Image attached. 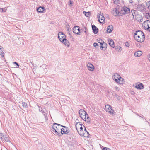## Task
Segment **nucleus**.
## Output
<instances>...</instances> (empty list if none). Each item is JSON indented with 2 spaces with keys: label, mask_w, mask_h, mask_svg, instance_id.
I'll return each instance as SVG.
<instances>
[{
  "label": "nucleus",
  "mask_w": 150,
  "mask_h": 150,
  "mask_svg": "<svg viewBox=\"0 0 150 150\" xmlns=\"http://www.w3.org/2000/svg\"><path fill=\"white\" fill-rule=\"evenodd\" d=\"M58 38L59 40L65 46H69L70 44L68 41L66 39V36L62 32H59L58 34Z\"/></svg>",
  "instance_id": "f257e3e1"
},
{
  "label": "nucleus",
  "mask_w": 150,
  "mask_h": 150,
  "mask_svg": "<svg viewBox=\"0 0 150 150\" xmlns=\"http://www.w3.org/2000/svg\"><path fill=\"white\" fill-rule=\"evenodd\" d=\"M59 125H61L57 123H54L52 131L54 134L60 136H61V133H60L61 127H59Z\"/></svg>",
  "instance_id": "f03ea898"
},
{
  "label": "nucleus",
  "mask_w": 150,
  "mask_h": 150,
  "mask_svg": "<svg viewBox=\"0 0 150 150\" xmlns=\"http://www.w3.org/2000/svg\"><path fill=\"white\" fill-rule=\"evenodd\" d=\"M112 78L117 83L120 84L122 83L123 79L118 74L116 73L114 75L112 76Z\"/></svg>",
  "instance_id": "7ed1b4c3"
},
{
  "label": "nucleus",
  "mask_w": 150,
  "mask_h": 150,
  "mask_svg": "<svg viewBox=\"0 0 150 150\" xmlns=\"http://www.w3.org/2000/svg\"><path fill=\"white\" fill-rule=\"evenodd\" d=\"M79 114L80 117L83 119V120L85 119L86 120V117H87V119H88V121H89V117L88 116V115L83 110L80 109L79 112Z\"/></svg>",
  "instance_id": "20e7f679"
},
{
  "label": "nucleus",
  "mask_w": 150,
  "mask_h": 150,
  "mask_svg": "<svg viewBox=\"0 0 150 150\" xmlns=\"http://www.w3.org/2000/svg\"><path fill=\"white\" fill-rule=\"evenodd\" d=\"M130 13V9L129 8L126 7H122L121 9V13L119 14L120 15L122 16Z\"/></svg>",
  "instance_id": "39448f33"
},
{
  "label": "nucleus",
  "mask_w": 150,
  "mask_h": 150,
  "mask_svg": "<svg viewBox=\"0 0 150 150\" xmlns=\"http://www.w3.org/2000/svg\"><path fill=\"white\" fill-rule=\"evenodd\" d=\"M137 9L139 11L141 12L144 11L146 10L145 6L143 4L137 5Z\"/></svg>",
  "instance_id": "423d86ee"
},
{
  "label": "nucleus",
  "mask_w": 150,
  "mask_h": 150,
  "mask_svg": "<svg viewBox=\"0 0 150 150\" xmlns=\"http://www.w3.org/2000/svg\"><path fill=\"white\" fill-rule=\"evenodd\" d=\"M97 18L100 23H104L105 18L103 15L101 14H98Z\"/></svg>",
  "instance_id": "0eeeda50"
},
{
  "label": "nucleus",
  "mask_w": 150,
  "mask_h": 150,
  "mask_svg": "<svg viewBox=\"0 0 150 150\" xmlns=\"http://www.w3.org/2000/svg\"><path fill=\"white\" fill-rule=\"evenodd\" d=\"M135 88L137 89H142L144 88V85L142 83L138 82L136 84Z\"/></svg>",
  "instance_id": "6e6552de"
},
{
  "label": "nucleus",
  "mask_w": 150,
  "mask_h": 150,
  "mask_svg": "<svg viewBox=\"0 0 150 150\" xmlns=\"http://www.w3.org/2000/svg\"><path fill=\"white\" fill-rule=\"evenodd\" d=\"M143 26L144 28L145 29L147 30V28L148 26L150 27V21L147 20L144 21L143 24Z\"/></svg>",
  "instance_id": "1a4fd4ad"
},
{
  "label": "nucleus",
  "mask_w": 150,
  "mask_h": 150,
  "mask_svg": "<svg viewBox=\"0 0 150 150\" xmlns=\"http://www.w3.org/2000/svg\"><path fill=\"white\" fill-rule=\"evenodd\" d=\"M145 37L138 36L137 39H135L138 42H143L144 40Z\"/></svg>",
  "instance_id": "9d476101"
},
{
  "label": "nucleus",
  "mask_w": 150,
  "mask_h": 150,
  "mask_svg": "<svg viewBox=\"0 0 150 150\" xmlns=\"http://www.w3.org/2000/svg\"><path fill=\"white\" fill-rule=\"evenodd\" d=\"M87 66L88 69L90 71H93L94 70V67L90 63H88L87 64Z\"/></svg>",
  "instance_id": "9b49d317"
},
{
  "label": "nucleus",
  "mask_w": 150,
  "mask_h": 150,
  "mask_svg": "<svg viewBox=\"0 0 150 150\" xmlns=\"http://www.w3.org/2000/svg\"><path fill=\"white\" fill-rule=\"evenodd\" d=\"M92 29L93 33L94 34H96L98 32V29L95 25H92Z\"/></svg>",
  "instance_id": "f8f14e48"
},
{
  "label": "nucleus",
  "mask_w": 150,
  "mask_h": 150,
  "mask_svg": "<svg viewBox=\"0 0 150 150\" xmlns=\"http://www.w3.org/2000/svg\"><path fill=\"white\" fill-rule=\"evenodd\" d=\"M113 30V27L112 25H110L107 28V31L108 33H111Z\"/></svg>",
  "instance_id": "ddd939ff"
},
{
  "label": "nucleus",
  "mask_w": 150,
  "mask_h": 150,
  "mask_svg": "<svg viewBox=\"0 0 150 150\" xmlns=\"http://www.w3.org/2000/svg\"><path fill=\"white\" fill-rule=\"evenodd\" d=\"M40 112L43 114L45 117L46 118L47 115V112L45 108L41 110Z\"/></svg>",
  "instance_id": "4468645a"
},
{
  "label": "nucleus",
  "mask_w": 150,
  "mask_h": 150,
  "mask_svg": "<svg viewBox=\"0 0 150 150\" xmlns=\"http://www.w3.org/2000/svg\"><path fill=\"white\" fill-rule=\"evenodd\" d=\"M137 34H136L137 35H138V36H144L145 37L144 34L143 32L141 30H138L137 31H136V32Z\"/></svg>",
  "instance_id": "2eb2a0df"
},
{
  "label": "nucleus",
  "mask_w": 150,
  "mask_h": 150,
  "mask_svg": "<svg viewBox=\"0 0 150 150\" xmlns=\"http://www.w3.org/2000/svg\"><path fill=\"white\" fill-rule=\"evenodd\" d=\"M45 10L44 7L42 6H40L37 9L38 12L39 13H43Z\"/></svg>",
  "instance_id": "dca6fc26"
},
{
  "label": "nucleus",
  "mask_w": 150,
  "mask_h": 150,
  "mask_svg": "<svg viewBox=\"0 0 150 150\" xmlns=\"http://www.w3.org/2000/svg\"><path fill=\"white\" fill-rule=\"evenodd\" d=\"M142 53L141 51H138L135 52L134 55L135 57H140L141 56Z\"/></svg>",
  "instance_id": "f3484780"
},
{
  "label": "nucleus",
  "mask_w": 150,
  "mask_h": 150,
  "mask_svg": "<svg viewBox=\"0 0 150 150\" xmlns=\"http://www.w3.org/2000/svg\"><path fill=\"white\" fill-rule=\"evenodd\" d=\"M131 12L133 16V18H134L136 16L138 13V12L137 11L134 10H131Z\"/></svg>",
  "instance_id": "a211bd4d"
},
{
  "label": "nucleus",
  "mask_w": 150,
  "mask_h": 150,
  "mask_svg": "<svg viewBox=\"0 0 150 150\" xmlns=\"http://www.w3.org/2000/svg\"><path fill=\"white\" fill-rule=\"evenodd\" d=\"M4 49L2 47H0V54L3 57H4Z\"/></svg>",
  "instance_id": "6ab92c4d"
},
{
  "label": "nucleus",
  "mask_w": 150,
  "mask_h": 150,
  "mask_svg": "<svg viewBox=\"0 0 150 150\" xmlns=\"http://www.w3.org/2000/svg\"><path fill=\"white\" fill-rule=\"evenodd\" d=\"M111 107L109 105H107L105 106V110L106 112H109V111L110 110Z\"/></svg>",
  "instance_id": "aec40b11"
},
{
  "label": "nucleus",
  "mask_w": 150,
  "mask_h": 150,
  "mask_svg": "<svg viewBox=\"0 0 150 150\" xmlns=\"http://www.w3.org/2000/svg\"><path fill=\"white\" fill-rule=\"evenodd\" d=\"M109 44L112 47H114L115 46H114V42L111 39L109 42Z\"/></svg>",
  "instance_id": "412c9836"
},
{
  "label": "nucleus",
  "mask_w": 150,
  "mask_h": 150,
  "mask_svg": "<svg viewBox=\"0 0 150 150\" xmlns=\"http://www.w3.org/2000/svg\"><path fill=\"white\" fill-rule=\"evenodd\" d=\"M78 29H79V28H78V26H74L73 28V33H75L76 34V33H77V30Z\"/></svg>",
  "instance_id": "4be33fe9"
},
{
  "label": "nucleus",
  "mask_w": 150,
  "mask_h": 150,
  "mask_svg": "<svg viewBox=\"0 0 150 150\" xmlns=\"http://www.w3.org/2000/svg\"><path fill=\"white\" fill-rule=\"evenodd\" d=\"M1 138H4L5 141L7 142H8L9 141V140L8 137H7V136L5 135H3L2 137H1Z\"/></svg>",
  "instance_id": "5701e85b"
},
{
  "label": "nucleus",
  "mask_w": 150,
  "mask_h": 150,
  "mask_svg": "<svg viewBox=\"0 0 150 150\" xmlns=\"http://www.w3.org/2000/svg\"><path fill=\"white\" fill-rule=\"evenodd\" d=\"M145 17L147 19H150V11H149L148 13H146Z\"/></svg>",
  "instance_id": "b1692460"
},
{
  "label": "nucleus",
  "mask_w": 150,
  "mask_h": 150,
  "mask_svg": "<svg viewBox=\"0 0 150 150\" xmlns=\"http://www.w3.org/2000/svg\"><path fill=\"white\" fill-rule=\"evenodd\" d=\"M111 109L109 111V113L111 114H112V115H115V113L114 111V110L112 109V107H111Z\"/></svg>",
  "instance_id": "393cba45"
},
{
  "label": "nucleus",
  "mask_w": 150,
  "mask_h": 150,
  "mask_svg": "<svg viewBox=\"0 0 150 150\" xmlns=\"http://www.w3.org/2000/svg\"><path fill=\"white\" fill-rule=\"evenodd\" d=\"M83 13L87 17H88L90 15V13L89 12H86L84 11Z\"/></svg>",
  "instance_id": "a878e982"
},
{
  "label": "nucleus",
  "mask_w": 150,
  "mask_h": 150,
  "mask_svg": "<svg viewBox=\"0 0 150 150\" xmlns=\"http://www.w3.org/2000/svg\"><path fill=\"white\" fill-rule=\"evenodd\" d=\"M81 123L80 122H77L76 123V125H75V127H76V129L77 130V126H82V124H81Z\"/></svg>",
  "instance_id": "bb28decb"
},
{
  "label": "nucleus",
  "mask_w": 150,
  "mask_h": 150,
  "mask_svg": "<svg viewBox=\"0 0 150 150\" xmlns=\"http://www.w3.org/2000/svg\"><path fill=\"white\" fill-rule=\"evenodd\" d=\"M102 42L103 43V50H105L107 47V44L105 43L104 42V41H103Z\"/></svg>",
  "instance_id": "cd10ccee"
},
{
  "label": "nucleus",
  "mask_w": 150,
  "mask_h": 150,
  "mask_svg": "<svg viewBox=\"0 0 150 150\" xmlns=\"http://www.w3.org/2000/svg\"><path fill=\"white\" fill-rule=\"evenodd\" d=\"M83 130H80L79 132L78 131V132L79 133V134L81 136H84V134H83L84 133V132H83Z\"/></svg>",
  "instance_id": "c85d7f7f"
},
{
  "label": "nucleus",
  "mask_w": 150,
  "mask_h": 150,
  "mask_svg": "<svg viewBox=\"0 0 150 150\" xmlns=\"http://www.w3.org/2000/svg\"><path fill=\"white\" fill-rule=\"evenodd\" d=\"M115 12H116V14L118 16H121V15H119V14H120V13H121V10L120 11H119L117 9H116V8L115 9Z\"/></svg>",
  "instance_id": "c756f323"
},
{
  "label": "nucleus",
  "mask_w": 150,
  "mask_h": 150,
  "mask_svg": "<svg viewBox=\"0 0 150 150\" xmlns=\"http://www.w3.org/2000/svg\"><path fill=\"white\" fill-rule=\"evenodd\" d=\"M83 134H84V136H83L86 137H88L89 135V133L87 131H85V133H84Z\"/></svg>",
  "instance_id": "7c9ffc66"
},
{
  "label": "nucleus",
  "mask_w": 150,
  "mask_h": 150,
  "mask_svg": "<svg viewBox=\"0 0 150 150\" xmlns=\"http://www.w3.org/2000/svg\"><path fill=\"white\" fill-rule=\"evenodd\" d=\"M22 104L23 108H26L27 105L25 102H23Z\"/></svg>",
  "instance_id": "2f4dec72"
},
{
  "label": "nucleus",
  "mask_w": 150,
  "mask_h": 150,
  "mask_svg": "<svg viewBox=\"0 0 150 150\" xmlns=\"http://www.w3.org/2000/svg\"><path fill=\"white\" fill-rule=\"evenodd\" d=\"M66 129H64V128H61L60 130V133H61V136L64 134V133H65V131Z\"/></svg>",
  "instance_id": "473e14b6"
},
{
  "label": "nucleus",
  "mask_w": 150,
  "mask_h": 150,
  "mask_svg": "<svg viewBox=\"0 0 150 150\" xmlns=\"http://www.w3.org/2000/svg\"><path fill=\"white\" fill-rule=\"evenodd\" d=\"M6 8H0V11L1 12H6Z\"/></svg>",
  "instance_id": "72a5a7b5"
},
{
  "label": "nucleus",
  "mask_w": 150,
  "mask_h": 150,
  "mask_svg": "<svg viewBox=\"0 0 150 150\" xmlns=\"http://www.w3.org/2000/svg\"><path fill=\"white\" fill-rule=\"evenodd\" d=\"M115 49L116 50L119 51L120 50L121 47L120 46H116L115 47Z\"/></svg>",
  "instance_id": "f704fd0d"
},
{
  "label": "nucleus",
  "mask_w": 150,
  "mask_h": 150,
  "mask_svg": "<svg viewBox=\"0 0 150 150\" xmlns=\"http://www.w3.org/2000/svg\"><path fill=\"white\" fill-rule=\"evenodd\" d=\"M147 6L149 9L150 11V1L148 2L146 4Z\"/></svg>",
  "instance_id": "c9c22d12"
},
{
  "label": "nucleus",
  "mask_w": 150,
  "mask_h": 150,
  "mask_svg": "<svg viewBox=\"0 0 150 150\" xmlns=\"http://www.w3.org/2000/svg\"><path fill=\"white\" fill-rule=\"evenodd\" d=\"M135 18H142L141 15L140 14H138L136 15V16H135L134 17Z\"/></svg>",
  "instance_id": "e433bc0d"
},
{
  "label": "nucleus",
  "mask_w": 150,
  "mask_h": 150,
  "mask_svg": "<svg viewBox=\"0 0 150 150\" xmlns=\"http://www.w3.org/2000/svg\"><path fill=\"white\" fill-rule=\"evenodd\" d=\"M97 42L100 44V43H102V42L103 41V40L101 39H99L97 40Z\"/></svg>",
  "instance_id": "4c0bfd02"
},
{
  "label": "nucleus",
  "mask_w": 150,
  "mask_h": 150,
  "mask_svg": "<svg viewBox=\"0 0 150 150\" xmlns=\"http://www.w3.org/2000/svg\"><path fill=\"white\" fill-rule=\"evenodd\" d=\"M69 5L70 6H72L73 5L72 2L71 0H69Z\"/></svg>",
  "instance_id": "58836bf2"
},
{
  "label": "nucleus",
  "mask_w": 150,
  "mask_h": 150,
  "mask_svg": "<svg viewBox=\"0 0 150 150\" xmlns=\"http://www.w3.org/2000/svg\"><path fill=\"white\" fill-rule=\"evenodd\" d=\"M125 45L127 47H129L130 46V44L128 42H126L125 43Z\"/></svg>",
  "instance_id": "ea45409f"
},
{
  "label": "nucleus",
  "mask_w": 150,
  "mask_h": 150,
  "mask_svg": "<svg viewBox=\"0 0 150 150\" xmlns=\"http://www.w3.org/2000/svg\"><path fill=\"white\" fill-rule=\"evenodd\" d=\"M137 34V33H136V32L135 33H134V37L135 39H137V37L138 36V35H137L136 34Z\"/></svg>",
  "instance_id": "a19ab883"
},
{
  "label": "nucleus",
  "mask_w": 150,
  "mask_h": 150,
  "mask_svg": "<svg viewBox=\"0 0 150 150\" xmlns=\"http://www.w3.org/2000/svg\"><path fill=\"white\" fill-rule=\"evenodd\" d=\"M65 133L64 134H68L69 133V131L68 129H66L65 131Z\"/></svg>",
  "instance_id": "79ce46f5"
},
{
  "label": "nucleus",
  "mask_w": 150,
  "mask_h": 150,
  "mask_svg": "<svg viewBox=\"0 0 150 150\" xmlns=\"http://www.w3.org/2000/svg\"><path fill=\"white\" fill-rule=\"evenodd\" d=\"M114 3L116 4H118L119 3V1L118 0H114Z\"/></svg>",
  "instance_id": "37998d69"
},
{
  "label": "nucleus",
  "mask_w": 150,
  "mask_h": 150,
  "mask_svg": "<svg viewBox=\"0 0 150 150\" xmlns=\"http://www.w3.org/2000/svg\"><path fill=\"white\" fill-rule=\"evenodd\" d=\"M13 64H16L17 67H19V65L16 62H13Z\"/></svg>",
  "instance_id": "c03bdc74"
},
{
  "label": "nucleus",
  "mask_w": 150,
  "mask_h": 150,
  "mask_svg": "<svg viewBox=\"0 0 150 150\" xmlns=\"http://www.w3.org/2000/svg\"><path fill=\"white\" fill-rule=\"evenodd\" d=\"M78 28L79 29H78L77 30V33H76V34L77 35H79V33H80V30L79 29V27L78 26Z\"/></svg>",
  "instance_id": "a18cd8bd"
},
{
  "label": "nucleus",
  "mask_w": 150,
  "mask_h": 150,
  "mask_svg": "<svg viewBox=\"0 0 150 150\" xmlns=\"http://www.w3.org/2000/svg\"><path fill=\"white\" fill-rule=\"evenodd\" d=\"M102 150H110V149L107 147H104L103 149Z\"/></svg>",
  "instance_id": "49530a36"
},
{
  "label": "nucleus",
  "mask_w": 150,
  "mask_h": 150,
  "mask_svg": "<svg viewBox=\"0 0 150 150\" xmlns=\"http://www.w3.org/2000/svg\"><path fill=\"white\" fill-rule=\"evenodd\" d=\"M59 126H60L61 127H63L65 128V129H68V128L66 126L62 125H59Z\"/></svg>",
  "instance_id": "de8ad7c7"
},
{
  "label": "nucleus",
  "mask_w": 150,
  "mask_h": 150,
  "mask_svg": "<svg viewBox=\"0 0 150 150\" xmlns=\"http://www.w3.org/2000/svg\"><path fill=\"white\" fill-rule=\"evenodd\" d=\"M100 45H101V46H100V48H102V50H103V43L102 42V43H100Z\"/></svg>",
  "instance_id": "09e8293b"
},
{
  "label": "nucleus",
  "mask_w": 150,
  "mask_h": 150,
  "mask_svg": "<svg viewBox=\"0 0 150 150\" xmlns=\"http://www.w3.org/2000/svg\"><path fill=\"white\" fill-rule=\"evenodd\" d=\"M98 44L96 43H94L93 44V46L94 47H96L98 46Z\"/></svg>",
  "instance_id": "8fccbe9b"
},
{
  "label": "nucleus",
  "mask_w": 150,
  "mask_h": 150,
  "mask_svg": "<svg viewBox=\"0 0 150 150\" xmlns=\"http://www.w3.org/2000/svg\"><path fill=\"white\" fill-rule=\"evenodd\" d=\"M115 97L117 98V99L119 100L120 99V97L117 95H115Z\"/></svg>",
  "instance_id": "3c124183"
},
{
  "label": "nucleus",
  "mask_w": 150,
  "mask_h": 150,
  "mask_svg": "<svg viewBox=\"0 0 150 150\" xmlns=\"http://www.w3.org/2000/svg\"><path fill=\"white\" fill-rule=\"evenodd\" d=\"M147 29V30H148L150 32V27H149V26H148Z\"/></svg>",
  "instance_id": "603ef678"
},
{
  "label": "nucleus",
  "mask_w": 150,
  "mask_h": 150,
  "mask_svg": "<svg viewBox=\"0 0 150 150\" xmlns=\"http://www.w3.org/2000/svg\"><path fill=\"white\" fill-rule=\"evenodd\" d=\"M86 30H87V28L86 27H85V30H84V32H86Z\"/></svg>",
  "instance_id": "864d4df0"
},
{
  "label": "nucleus",
  "mask_w": 150,
  "mask_h": 150,
  "mask_svg": "<svg viewBox=\"0 0 150 150\" xmlns=\"http://www.w3.org/2000/svg\"><path fill=\"white\" fill-rule=\"evenodd\" d=\"M148 59L149 61L150 62V54L149 55Z\"/></svg>",
  "instance_id": "5fc2aeb1"
},
{
  "label": "nucleus",
  "mask_w": 150,
  "mask_h": 150,
  "mask_svg": "<svg viewBox=\"0 0 150 150\" xmlns=\"http://www.w3.org/2000/svg\"><path fill=\"white\" fill-rule=\"evenodd\" d=\"M80 130H83V127H80Z\"/></svg>",
  "instance_id": "6e6d98bb"
},
{
  "label": "nucleus",
  "mask_w": 150,
  "mask_h": 150,
  "mask_svg": "<svg viewBox=\"0 0 150 150\" xmlns=\"http://www.w3.org/2000/svg\"><path fill=\"white\" fill-rule=\"evenodd\" d=\"M131 93L133 95L134 94V92L133 91H132L131 92Z\"/></svg>",
  "instance_id": "4d7b16f0"
},
{
  "label": "nucleus",
  "mask_w": 150,
  "mask_h": 150,
  "mask_svg": "<svg viewBox=\"0 0 150 150\" xmlns=\"http://www.w3.org/2000/svg\"><path fill=\"white\" fill-rule=\"evenodd\" d=\"M32 65L33 66V69H34L35 68V66H34V64L33 63H32Z\"/></svg>",
  "instance_id": "13d9d810"
},
{
  "label": "nucleus",
  "mask_w": 150,
  "mask_h": 150,
  "mask_svg": "<svg viewBox=\"0 0 150 150\" xmlns=\"http://www.w3.org/2000/svg\"><path fill=\"white\" fill-rule=\"evenodd\" d=\"M129 1L130 3H132L133 2L132 0H129Z\"/></svg>",
  "instance_id": "bf43d9fd"
},
{
  "label": "nucleus",
  "mask_w": 150,
  "mask_h": 150,
  "mask_svg": "<svg viewBox=\"0 0 150 150\" xmlns=\"http://www.w3.org/2000/svg\"><path fill=\"white\" fill-rule=\"evenodd\" d=\"M142 118L144 119V120H146V118L144 117L143 116V117Z\"/></svg>",
  "instance_id": "052dcab7"
},
{
  "label": "nucleus",
  "mask_w": 150,
  "mask_h": 150,
  "mask_svg": "<svg viewBox=\"0 0 150 150\" xmlns=\"http://www.w3.org/2000/svg\"><path fill=\"white\" fill-rule=\"evenodd\" d=\"M42 109H42L41 108H39V111L40 112L41 110H42Z\"/></svg>",
  "instance_id": "680f3d73"
},
{
  "label": "nucleus",
  "mask_w": 150,
  "mask_h": 150,
  "mask_svg": "<svg viewBox=\"0 0 150 150\" xmlns=\"http://www.w3.org/2000/svg\"><path fill=\"white\" fill-rule=\"evenodd\" d=\"M86 119L88 120V119H87V117H86V120H85V119H84V120L85 121H86ZM87 121H88V120H87Z\"/></svg>",
  "instance_id": "e2e57ef3"
},
{
  "label": "nucleus",
  "mask_w": 150,
  "mask_h": 150,
  "mask_svg": "<svg viewBox=\"0 0 150 150\" xmlns=\"http://www.w3.org/2000/svg\"><path fill=\"white\" fill-rule=\"evenodd\" d=\"M136 114L138 116H139V114L137 113H136Z\"/></svg>",
  "instance_id": "0e129e2a"
},
{
  "label": "nucleus",
  "mask_w": 150,
  "mask_h": 150,
  "mask_svg": "<svg viewBox=\"0 0 150 150\" xmlns=\"http://www.w3.org/2000/svg\"><path fill=\"white\" fill-rule=\"evenodd\" d=\"M115 88H116V89H118L119 88H118V87H115Z\"/></svg>",
  "instance_id": "69168bd1"
},
{
  "label": "nucleus",
  "mask_w": 150,
  "mask_h": 150,
  "mask_svg": "<svg viewBox=\"0 0 150 150\" xmlns=\"http://www.w3.org/2000/svg\"><path fill=\"white\" fill-rule=\"evenodd\" d=\"M84 131H87L86 130V128H85V129L84 130Z\"/></svg>",
  "instance_id": "338daca9"
},
{
  "label": "nucleus",
  "mask_w": 150,
  "mask_h": 150,
  "mask_svg": "<svg viewBox=\"0 0 150 150\" xmlns=\"http://www.w3.org/2000/svg\"><path fill=\"white\" fill-rule=\"evenodd\" d=\"M140 117H141L143 118V117H142V116H140Z\"/></svg>",
  "instance_id": "774afa93"
}]
</instances>
